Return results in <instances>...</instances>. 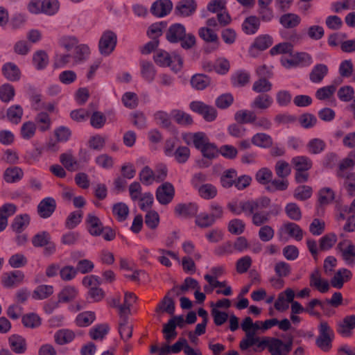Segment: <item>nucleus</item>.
<instances>
[{
    "label": "nucleus",
    "instance_id": "nucleus-26",
    "mask_svg": "<svg viewBox=\"0 0 355 355\" xmlns=\"http://www.w3.org/2000/svg\"><path fill=\"white\" fill-rule=\"evenodd\" d=\"M273 103L271 96L267 94H261L257 96L252 101L250 107L252 109L265 110L270 107Z\"/></svg>",
    "mask_w": 355,
    "mask_h": 355
},
{
    "label": "nucleus",
    "instance_id": "nucleus-49",
    "mask_svg": "<svg viewBox=\"0 0 355 355\" xmlns=\"http://www.w3.org/2000/svg\"><path fill=\"white\" fill-rule=\"evenodd\" d=\"M110 330L107 323L97 324L89 330V336L93 340H102Z\"/></svg>",
    "mask_w": 355,
    "mask_h": 355
},
{
    "label": "nucleus",
    "instance_id": "nucleus-45",
    "mask_svg": "<svg viewBox=\"0 0 355 355\" xmlns=\"http://www.w3.org/2000/svg\"><path fill=\"white\" fill-rule=\"evenodd\" d=\"M171 115L175 121L180 125L187 126L193 123L191 116L182 110H173L171 111Z\"/></svg>",
    "mask_w": 355,
    "mask_h": 355
},
{
    "label": "nucleus",
    "instance_id": "nucleus-4",
    "mask_svg": "<svg viewBox=\"0 0 355 355\" xmlns=\"http://www.w3.org/2000/svg\"><path fill=\"white\" fill-rule=\"evenodd\" d=\"M31 242L35 248H44V256L49 257L56 252V245L47 231H41L35 234L32 237Z\"/></svg>",
    "mask_w": 355,
    "mask_h": 355
},
{
    "label": "nucleus",
    "instance_id": "nucleus-48",
    "mask_svg": "<svg viewBox=\"0 0 355 355\" xmlns=\"http://www.w3.org/2000/svg\"><path fill=\"white\" fill-rule=\"evenodd\" d=\"M49 63L47 53L42 50L36 51L33 56V64L37 70L44 69Z\"/></svg>",
    "mask_w": 355,
    "mask_h": 355
},
{
    "label": "nucleus",
    "instance_id": "nucleus-33",
    "mask_svg": "<svg viewBox=\"0 0 355 355\" xmlns=\"http://www.w3.org/2000/svg\"><path fill=\"white\" fill-rule=\"evenodd\" d=\"M140 67L142 78L148 83L153 82L156 75V70L153 63L146 60H141Z\"/></svg>",
    "mask_w": 355,
    "mask_h": 355
},
{
    "label": "nucleus",
    "instance_id": "nucleus-56",
    "mask_svg": "<svg viewBox=\"0 0 355 355\" xmlns=\"http://www.w3.org/2000/svg\"><path fill=\"white\" fill-rule=\"evenodd\" d=\"M155 63L161 67H170L172 58L166 51L159 49L156 51L153 56Z\"/></svg>",
    "mask_w": 355,
    "mask_h": 355
},
{
    "label": "nucleus",
    "instance_id": "nucleus-51",
    "mask_svg": "<svg viewBox=\"0 0 355 355\" xmlns=\"http://www.w3.org/2000/svg\"><path fill=\"white\" fill-rule=\"evenodd\" d=\"M77 294L78 291L74 286H67L62 289L58 297L59 302L66 303L75 299Z\"/></svg>",
    "mask_w": 355,
    "mask_h": 355
},
{
    "label": "nucleus",
    "instance_id": "nucleus-9",
    "mask_svg": "<svg viewBox=\"0 0 355 355\" xmlns=\"http://www.w3.org/2000/svg\"><path fill=\"white\" fill-rule=\"evenodd\" d=\"M292 338L284 343L279 338H271L268 351L271 355H288L292 350Z\"/></svg>",
    "mask_w": 355,
    "mask_h": 355
},
{
    "label": "nucleus",
    "instance_id": "nucleus-31",
    "mask_svg": "<svg viewBox=\"0 0 355 355\" xmlns=\"http://www.w3.org/2000/svg\"><path fill=\"white\" fill-rule=\"evenodd\" d=\"M24 177L22 169L18 166L7 168L3 173V179L7 183L19 182Z\"/></svg>",
    "mask_w": 355,
    "mask_h": 355
},
{
    "label": "nucleus",
    "instance_id": "nucleus-28",
    "mask_svg": "<svg viewBox=\"0 0 355 355\" xmlns=\"http://www.w3.org/2000/svg\"><path fill=\"white\" fill-rule=\"evenodd\" d=\"M76 337V334L71 329H62L58 330L54 334V340L59 345L70 343Z\"/></svg>",
    "mask_w": 355,
    "mask_h": 355
},
{
    "label": "nucleus",
    "instance_id": "nucleus-41",
    "mask_svg": "<svg viewBox=\"0 0 355 355\" xmlns=\"http://www.w3.org/2000/svg\"><path fill=\"white\" fill-rule=\"evenodd\" d=\"M250 73L245 71H237L231 76V83L234 87H241L250 81Z\"/></svg>",
    "mask_w": 355,
    "mask_h": 355
},
{
    "label": "nucleus",
    "instance_id": "nucleus-32",
    "mask_svg": "<svg viewBox=\"0 0 355 355\" xmlns=\"http://www.w3.org/2000/svg\"><path fill=\"white\" fill-rule=\"evenodd\" d=\"M291 163L295 171H309L313 165L311 159L306 156L294 157L292 158Z\"/></svg>",
    "mask_w": 355,
    "mask_h": 355
},
{
    "label": "nucleus",
    "instance_id": "nucleus-5",
    "mask_svg": "<svg viewBox=\"0 0 355 355\" xmlns=\"http://www.w3.org/2000/svg\"><path fill=\"white\" fill-rule=\"evenodd\" d=\"M116 43L117 35L114 32L110 30L104 31L98 42L100 53L105 56L110 55L114 51Z\"/></svg>",
    "mask_w": 355,
    "mask_h": 355
},
{
    "label": "nucleus",
    "instance_id": "nucleus-12",
    "mask_svg": "<svg viewBox=\"0 0 355 355\" xmlns=\"http://www.w3.org/2000/svg\"><path fill=\"white\" fill-rule=\"evenodd\" d=\"M284 234H287L290 237L300 241L303 239L304 231L297 224L292 222L284 223L279 229L278 235L280 239Z\"/></svg>",
    "mask_w": 355,
    "mask_h": 355
},
{
    "label": "nucleus",
    "instance_id": "nucleus-55",
    "mask_svg": "<svg viewBox=\"0 0 355 355\" xmlns=\"http://www.w3.org/2000/svg\"><path fill=\"white\" fill-rule=\"evenodd\" d=\"M199 196L205 200L214 198L217 195V189L211 184H204L197 189Z\"/></svg>",
    "mask_w": 355,
    "mask_h": 355
},
{
    "label": "nucleus",
    "instance_id": "nucleus-62",
    "mask_svg": "<svg viewBox=\"0 0 355 355\" xmlns=\"http://www.w3.org/2000/svg\"><path fill=\"white\" fill-rule=\"evenodd\" d=\"M216 222L210 214L207 212L200 213L196 215L195 223L200 228H207L212 226Z\"/></svg>",
    "mask_w": 355,
    "mask_h": 355
},
{
    "label": "nucleus",
    "instance_id": "nucleus-18",
    "mask_svg": "<svg viewBox=\"0 0 355 355\" xmlns=\"http://www.w3.org/2000/svg\"><path fill=\"white\" fill-rule=\"evenodd\" d=\"M178 288L174 286L172 289H171L168 293L164 297L162 300L158 304L156 311H162L166 312L169 315H173L175 312V302L172 297H170L168 295L175 293L177 291Z\"/></svg>",
    "mask_w": 355,
    "mask_h": 355
},
{
    "label": "nucleus",
    "instance_id": "nucleus-58",
    "mask_svg": "<svg viewBox=\"0 0 355 355\" xmlns=\"http://www.w3.org/2000/svg\"><path fill=\"white\" fill-rule=\"evenodd\" d=\"M177 291L175 292L176 295H180L181 293H185L189 289H200V286L198 282L190 277H186L184 280L183 284L178 287Z\"/></svg>",
    "mask_w": 355,
    "mask_h": 355
},
{
    "label": "nucleus",
    "instance_id": "nucleus-16",
    "mask_svg": "<svg viewBox=\"0 0 355 355\" xmlns=\"http://www.w3.org/2000/svg\"><path fill=\"white\" fill-rule=\"evenodd\" d=\"M24 278V275L20 270L5 272L1 276V284L6 288H12L20 284Z\"/></svg>",
    "mask_w": 355,
    "mask_h": 355
},
{
    "label": "nucleus",
    "instance_id": "nucleus-19",
    "mask_svg": "<svg viewBox=\"0 0 355 355\" xmlns=\"http://www.w3.org/2000/svg\"><path fill=\"white\" fill-rule=\"evenodd\" d=\"M10 349L16 354H24L27 349L26 339L18 334H12L8 338Z\"/></svg>",
    "mask_w": 355,
    "mask_h": 355
},
{
    "label": "nucleus",
    "instance_id": "nucleus-23",
    "mask_svg": "<svg viewBox=\"0 0 355 355\" xmlns=\"http://www.w3.org/2000/svg\"><path fill=\"white\" fill-rule=\"evenodd\" d=\"M329 73V68L324 64H317L309 73V79L313 83H320Z\"/></svg>",
    "mask_w": 355,
    "mask_h": 355
},
{
    "label": "nucleus",
    "instance_id": "nucleus-27",
    "mask_svg": "<svg viewBox=\"0 0 355 355\" xmlns=\"http://www.w3.org/2000/svg\"><path fill=\"white\" fill-rule=\"evenodd\" d=\"M260 19L254 15L246 17L242 24V30L247 35L255 34L260 27Z\"/></svg>",
    "mask_w": 355,
    "mask_h": 355
},
{
    "label": "nucleus",
    "instance_id": "nucleus-43",
    "mask_svg": "<svg viewBox=\"0 0 355 355\" xmlns=\"http://www.w3.org/2000/svg\"><path fill=\"white\" fill-rule=\"evenodd\" d=\"M288 185L289 182L287 178L272 179L270 184L266 187V189L270 193L284 191L287 190Z\"/></svg>",
    "mask_w": 355,
    "mask_h": 355
},
{
    "label": "nucleus",
    "instance_id": "nucleus-61",
    "mask_svg": "<svg viewBox=\"0 0 355 355\" xmlns=\"http://www.w3.org/2000/svg\"><path fill=\"white\" fill-rule=\"evenodd\" d=\"M272 176V171L268 168L264 167L256 173L255 179L259 184L267 186L270 184Z\"/></svg>",
    "mask_w": 355,
    "mask_h": 355
},
{
    "label": "nucleus",
    "instance_id": "nucleus-25",
    "mask_svg": "<svg viewBox=\"0 0 355 355\" xmlns=\"http://www.w3.org/2000/svg\"><path fill=\"white\" fill-rule=\"evenodd\" d=\"M31 217L28 214L17 215L11 225L10 227L13 232L21 234L30 224Z\"/></svg>",
    "mask_w": 355,
    "mask_h": 355
},
{
    "label": "nucleus",
    "instance_id": "nucleus-14",
    "mask_svg": "<svg viewBox=\"0 0 355 355\" xmlns=\"http://www.w3.org/2000/svg\"><path fill=\"white\" fill-rule=\"evenodd\" d=\"M198 208L196 202L179 203L175 205L174 213L178 217L192 218L196 216Z\"/></svg>",
    "mask_w": 355,
    "mask_h": 355
},
{
    "label": "nucleus",
    "instance_id": "nucleus-30",
    "mask_svg": "<svg viewBox=\"0 0 355 355\" xmlns=\"http://www.w3.org/2000/svg\"><path fill=\"white\" fill-rule=\"evenodd\" d=\"M251 143L259 148H268L272 146L273 140L270 135L263 132H258L252 137Z\"/></svg>",
    "mask_w": 355,
    "mask_h": 355
},
{
    "label": "nucleus",
    "instance_id": "nucleus-15",
    "mask_svg": "<svg viewBox=\"0 0 355 355\" xmlns=\"http://www.w3.org/2000/svg\"><path fill=\"white\" fill-rule=\"evenodd\" d=\"M173 9L171 0H157L151 6L150 12L157 17H164L168 15Z\"/></svg>",
    "mask_w": 355,
    "mask_h": 355
},
{
    "label": "nucleus",
    "instance_id": "nucleus-52",
    "mask_svg": "<svg viewBox=\"0 0 355 355\" xmlns=\"http://www.w3.org/2000/svg\"><path fill=\"white\" fill-rule=\"evenodd\" d=\"M189 137L192 139L193 146L198 150H200L207 144L210 142L209 139L203 132L191 133Z\"/></svg>",
    "mask_w": 355,
    "mask_h": 355
},
{
    "label": "nucleus",
    "instance_id": "nucleus-35",
    "mask_svg": "<svg viewBox=\"0 0 355 355\" xmlns=\"http://www.w3.org/2000/svg\"><path fill=\"white\" fill-rule=\"evenodd\" d=\"M129 212V207L124 202H117L112 206V214L119 222L125 221L128 218Z\"/></svg>",
    "mask_w": 355,
    "mask_h": 355
},
{
    "label": "nucleus",
    "instance_id": "nucleus-2",
    "mask_svg": "<svg viewBox=\"0 0 355 355\" xmlns=\"http://www.w3.org/2000/svg\"><path fill=\"white\" fill-rule=\"evenodd\" d=\"M166 40L171 44L180 42L181 47L188 50L192 49L196 43L193 33H187L185 26L180 23L171 24L165 33Z\"/></svg>",
    "mask_w": 355,
    "mask_h": 355
},
{
    "label": "nucleus",
    "instance_id": "nucleus-20",
    "mask_svg": "<svg viewBox=\"0 0 355 355\" xmlns=\"http://www.w3.org/2000/svg\"><path fill=\"white\" fill-rule=\"evenodd\" d=\"M310 286L315 287L322 293H327L329 289V284L327 280L322 279L320 272L315 270L310 275Z\"/></svg>",
    "mask_w": 355,
    "mask_h": 355
},
{
    "label": "nucleus",
    "instance_id": "nucleus-59",
    "mask_svg": "<svg viewBox=\"0 0 355 355\" xmlns=\"http://www.w3.org/2000/svg\"><path fill=\"white\" fill-rule=\"evenodd\" d=\"M90 54V50L87 45H77L74 49L73 58L76 62H82L85 60Z\"/></svg>",
    "mask_w": 355,
    "mask_h": 355
},
{
    "label": "nucleus",
    "instance_id": "nucleus-40",
    "mask_svg": "<svg viewBox=\"0 0 355 355\" xmlns=\"http://www.w3.org/2000/svg\"><path fill=\"white\" fill-rule=\"evenodd\" d=\"M95 319L96 315L94 312L84 311L76 316L75 323L79 327H86L92 324Z\"/></svg>",
    "mask_w": 355,
    "mask_h": 355
},
{
    "label": "nucleus",
    "instance_id": "nucleus-21",
    "mask_svg": "<svg viewBox=\"0 0 355 355\" xmlns=\"http://www.w3.org/2000/svg\"><path fill=\"white\" fill-rule=\"evenodd\" d=\"M1 71L4 77L10 81H17L20 79L21 71L13 62L5 63L2 66Z\"/></svg>",
    "mask_w": 355,
    "mask_h": 355
},
{
    "label": "nucleus",
    "instance_id": "nucleus-17",
    "mask_svg": "<svg viewBox=\"0 0 355 355\" xmlns=\"http://www.w3.org/2000/svg\"><path fill=\"white\" fill-rule=\"evenodd\" d=\"M86 223L89 233L94 236L101 235L105 227L103 225L100 218L92 214H87Z\"/></svg>",
    "mask_w": 355,
    "mask_h": 355
},
{
    "label": "nucleus",
    "instance_id": "nucleus-3",
    "mask_svg": "<svg viewBox=\"0 0 355 355\" xmlns=\"http://www.w3.org/2000/svg\"><path fill=\"white\" fill-rule=\"evenodd\" d=\"M318 329V336L315 339L316 346L324 352H329L332 348V342L335 337L333 329L327 322L321 321Z\"/></svg>",
    "mask_w": 355,
    "mask_h": 355
},
{
    "label": "nucleus",
    "instance_id": "nucleus-34",
    "mask_svg": "<svg viewBox=\"0 0 355 355\" xmlns=\"http://www.w3.org/2000/svg\"><path fill=\"white\" fill-rule=\"evenodd\" d=\"M23 114L24 111L21 105H13L8 108L6 118L11 123L17 125L21 122Z\"/></svg>",
    "mask_w": 355,
    "mask_h": 355
},
{
    "label": "nucleus",
    "instance_id": "nucleus-42",
    "mask_svg": "<svg viewBox=\"0 0 355 355\" xmlns=\"http://www.w3.org/2000/svg\"><path fill=\"white\" fill-rule=\"evenodd\" d=\"M168 23L166 21L152 24L148 28L147 35L151 40H159L162 35L163 30L167 27Z\"/></svg>",
    "mask_w": 355,
    "mask_h": 355
},
{
    "label": "nucleus",
    "instance_id": "nucleus-63",
    "mask_svg": "<svg viewBox=\"0 0 355 355\" xmlns=\"http://www.w3.org/2000/svg\"><path fill=\"white\" fill-rule=\"evenodd\" d=\"M15 95L14 87L8 83L3 85L0 87V99L3 103L11 101Z\"/></svg>",
    "mask_w": 355,
    "mask_h": 355
},
{
    "label": "nucleus",
    "instance_id": "nucleus-8",
    "mask_svg": "<svg viewBox=\"0 0 355 355\" xmlns=\"http://www.w3.org/2000/svg\"><path fill=\"white\" fill-rule=\"evenodd\" d=\"M175 196V188L173 185L166 182L162 184L156 190V199L163 205L169 204Z\"/></svg>",
    "mask_w": 355,
    "mask_h": 355
},
{
    "label": "nucleus",
    "instance_id": "nucleus-47",
    "mask_svg": "<svg viewBox=\"0 0 355 355\" xmlns=\"http://www.w3.org/2000/svg\"><path fill=\"white\" fill-rule=\"evenodd\" d=\"M53 293V287L51 285H40L36 287L32 293L34 300H44Z\"/></svg>",
    "mask_w": 355,
    "mask_h": 355
},
{
    "label": "nucleus",
    "instance_id": "nucleus-29",
    "mask_svg": "<svg viewBox=\"0 0 355 355\" xmlns=\"http://www.w3.org/2000/svg\"><path fill=\"white\" fill-rule=\"evenodd\" d=\"M301 22L300 17L295 13H286L279 17L280 24L286 29H293L299 26Z\"/></svg>",
    "mask_w": 355,
    "mask_h": 355
},
{
    "label": "nucleus",
    "instance_id": "nucleus-53",
    "mask_svg": "<svg viewBox=\"0 0 355 355\" xmlns=\"http://www.w3.org/2000/svg\"><path fill=\"white\" fill-rule=\"evenodd\" d=\"M21 322L24 327L35 329L41 325V318L34 313H27L22 316Z\"/></svg>",
    "mask_w": 355,
    "mask_h": 355
},
{
    "label": "nucleus",
    "instance_id": "nucleus-10",
    "mask_svg": "<svg viewBox=\"0 0 355 355\" xmlns=\"http://www.w3.org/2000/svg\"><path fill=\"white\" fill-rule=\"evenodd\" d=\"M197 10L195 0H180L175 5L174 13L176 16L188 17L193 15Z\"/></svg>",
    "mask_w": 355,
    "mask_h": 355
},
{
    "label": "nucleus",
    "instance_id": "nucleus-57",
    "mask_svg": "<svg viewBox=\"0 0 355 355\" xmlns=\"http://www.w3.org/2000/svg\"><path fill=\"white\" fill-rule=\"evenodd\" d=\"M275 172L279 178H287L291 173V168L287 162L279 160L275 165Z\"/></svg>",
    "mask_w": 355,
    "mask_h": 355
},
{
    "label": "nucleus",
    "instance_id": "nucleus-54",
    "mask_svg": "<svg viewBox=\"0 0 355 355\" xmlns=\"http://www.w3.org/2000/svg\"><path fill=\"white\" fill-rule=\"evenodd\" d=\"M190 149L187 146H180L173 153L171 157L179 164L186 163L190 157Z\"/></svg>",
    "mask_w": 355,
    "mask_h": 355
},
{
    "label": "nucleus",
    "instance_id": "nucleus-24",
    "mask_svg": "<svg viewBox=\"0 0 355 355\" xmlns=\"http://www.w3.org/2000/svg\"><path fill=\"white\" fill-rule=\"evenodd\" d=\"M352 276V272L347 268L338 270L331 279V284L336 288H341L344 282H347Z\"/></svg>",
    "mask_w": 355,
    "mask_h": 355
},
{
    "label": "nucleus",
    "instance_id": "nucleus-50",
    "mask_svg": "<svg viewBox=\"0 0 355 355\" xmlns=\"http://www.w3.org/2000/svg\"><path fill=\"white\" fill-rule=\"evenodd\" d=\"M237 172L234 168H230L224 171L220 177V183L223 187L229 189L234 185Z\"/></svg>",
    "mask_w": 355,
    "mask_h": 355
},
{
    "label": "nucleus",
    "instance_id": "nucleus-38",
    "mask_svg": "<svg viewBox=\"0 0 355 355\" xmlns=\"http://www.w3.org/2000/svg\"><path fill=\"white\" fill-rule=\"evenodd\" d=\"M255 113L248 110H240L234 114V120L239 124H253L255 118Z\"/></svg>",
    "mask_w": 355,
    "mask_h": 355
},
{
    "label": "nucleus",
    "instance_id": "nucleus-1",
    "mask_svg": "<svg viewBox=\"0 0 355 355\" xmlns=\"http://www.w3.org/2000/svg\"><path fill=\"white\" fill-rule=\"evenodd\" d=\"M271 200L268 197L262 196L255 200H251V202L243 205L244 210L247 212V216H250L252 223L257 227H260L267 224L271 218V215H277L279 209L276 211H265L270 205Z\"/></svg>",
    "mask_w": 355,
    "mask_h": 355
},
{
    "label": "nucleus",
    "instance_id": "nucleus-39",
    "mask_svg": "<svg viewBox=\"0 0 355 355\" xmlns=\"http://www.w3.org/2000/svg\"><path fill=\"white\" fill-rule=\"evenodd\" d=\"M337 85L331 84L318 89L315 92V98L320 101L329 100L334 97Z\"/></svg>",
    "mask_w": 355,
    "mask_h": 355
},
{
    "label": "nucleus",
    "instance_id": "nucleus-37",
    "mask_svg": "<svg viewBox=\"0 0 355 355\" xmlns=\"http://www.w3.org/2000/svg\"><path fill=\"white\" fill-rule=\"evenodd\" d=\"M35 124L40 131L46 132L51 128V119L46 112H41L36 115Z\"/></svg>",
    "mask_w": 355,
    "mask_h": 355
},
{
    "label": "nucleus",
    "instance_id": "nucleus-64",
    "mask_svg": "<svg viewBox=\"0 0 355 355\" xmlns=\"http://www.w3.org/2000/svg\"><path fill=\"white\" fill-rule=\"evenodd\" d=\"M83 213L82 211H75L69 214L65 221L67 229L72 230L75 228L82 220Z\"/></svg>",
    "mask_w": 355,
    "mask_h": 355
},
{
    "label": "nucleus",
    "instance_id": "nucleus-60",
    "mask_svg": "<svg viewBox=\"0 0 355 355\" xmlns=\"http://www.w3.org/2000/svg\"><path fill=\"white\" fill-rule=\"evenodd\" d=\"M312 193L313 189L310 186L301 185L295 188L293 196L297 200L304 201L310 198Z\"/></svg>",
    "mask_w": 355,
    "mask_h": 355
},
{
    "label": "nucleus",
    "instance_id": "nucleus-11",
    "mask_svg": "<svg viewBox=\"0 0 355 355\" xmlns=\"http://www.w3.org/2000/svg\"><path fill=\"white\" fill-rule=\"evenodd\" d=\"M57 207L55 200L52 197L43 198L37 205V212L42 218H49L55 212Z\"/></svg>",
    "mask_w": 355,
    "mask_h": 355
},
{
    "label": "nucleus",
    "instance_id": "nucleus-6",
    "mask_svg": "<svg viewBox=\"0 0 355 355\" xmlns=\"http://www.w3.org/2000/svg\"><path fill=\"white\" fill-rule=\"evenodd\" d=\"M189 107L193 112L201 115L206 121H214L217 117L216 108L202 101H192L189 104Z\"/></svg>",
    "mask_w": 355,
    "mask_h": 355
},
{
    "label": "nucleus",
    "instance_id": "nucleus-46",
    "mask_svg": "<svg viewBox=\"0 0 355 355\" xmlns=\"http://www.w3.org/2000/svg\"><path fill=\"white\" fill-rule=\"evenodd\" d=\"M60 161L63 166L69 171L79 170L81 166L71 154L62 153L60 156Z\"/></svg>",
    "mask_w": 355,
    "mask_h": 355
},
{
    "label": "nucleus",
    "instance_id": "nucleus-7",
    "mask_svg": "<svg viewBox=\"0 0 355 355\" xmlns=\"http://www.w3.org/2000/svg\"><path fill=\"white\" fill-rule=\"evenodd\" d=\"M336 250L347 265L355 264V245L350 240L344 239L339 242Z\"/></svg>",
    "mask_w": 355,
    "mask_h": 355
},
{
    "label": "nucleus",
    "instance_id": "nucleus-13",
    "mask_svg": "<svg viewBox=\"0 0 355 355\" xmlns=\"http://www.w3.org/2000/svg\"><path fill=\"white\" fill-rule=\"evenodd\" d=\"M272 38L269 35H262L257 37L249 49V53L252 57H256L258 51H262L272 44Z\"/></svg>",
    "mask_w": 355,
    "mask_h": 355
},
{
    "label": "nucleus",
    "instance_id": "nucleus-36",
    "mask_svg": "<svg viewBox=\"0 0 355 355\" xmlns=\"http://www.w3.org/2000/svg\"><path fill=\"white\" fill-rule=\"evenodd\" d=\"M190 83L193 88L203 90L210 85L211 79L205 74L197 73L191 77Z\"/></svg>",
    "mask_w": 355,
    "mask_h": 355
},
{
    "label": "nucleus",
    "instance_id": "nucleus-22",
    "mask_svg": "<svg viewBox=\"0 0 355 355\" xmlns=\"http://www.w3.org/2000/svg\"><path fill=\"white\" fill-rule=\"evenodd\" d=\"M337 176L344 179L343 187L347 194L355 196V172H337Z\"/></svg>",
    "mask_w": 355,
    "mask_h": 355
},
{
    "label": "nucleus",
    "instance_id": "nucleus-44",
    "mask_svg": "<svg viewBox=\"0 0 355 355\" xmlns=\"http://www.w3.org/2000/svg\"><path fill=\"white\" fill-rule=\"evenodd\" d=\"M318 202L319 205L317 207L318 211L321 207L329 205L335 198V193L333 190L329 187H324L319 191Z\"/></svg>",
    "mask_w": 355,
    "mask_h": 355
}]
</instances>
